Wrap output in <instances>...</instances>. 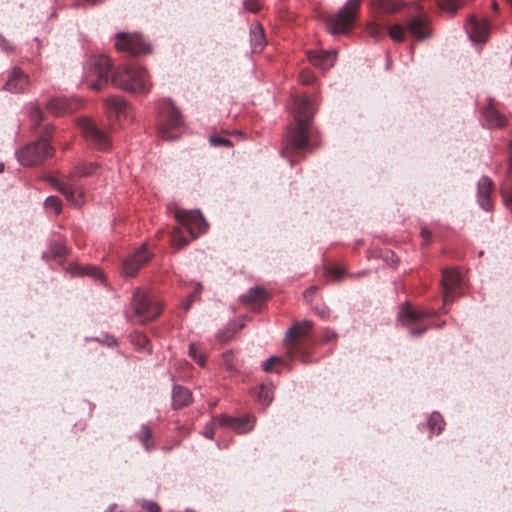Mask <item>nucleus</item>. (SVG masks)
Listing matches in <instances>:
<instances>
[{"mask_svg":"<svg viewBox=\"0 0 512 512\" xmlns=\"http://www.w3.org/2000/svg\"><path fill=\"white\" fill-rule=\"evenodd\" d=\"M292 109L296 123L287 127L280 150V155L288 159L291 167L295 164L294 157L302 155L310 145L308 125L314 115L312 103L306 95L293 97Z\"/></svg>","mask_w":512,"mask_h":512,"instance_id":"f257e3e1","label":"nucleus"},{"mask_svg":"<svg viewBox=\"0 0 512 512\" xmlns=\"http://www.w3.org/2000/svg\"><path fill=\"white\" fill-rule=\"evenodd\" d=\"M111 84L130 93L147 94L151 88L147 70L134 64L117 66L111 74Z\"/></svg>","mask_w":512,"mask_h":512,"instance_id":"f03ea898","label":"nucleus"},{"mask_svg":"<svg viewBox=\"0 0 512 512\" xmlns=\"http://www.w3.org/2000/svg\"><path fill=\"white\" fill-rule=\"evenodd\" d=\"M112 62L106 55L91 56L83 66V77L86 85L100 91L111 83Z\"/></svg>","mask_w":512,"mask_h":512,"instance_id":"7ed1b4c3","label":"nucleus"},{"mask_svg":"<svg viewBox=\"0 0 512 512\" xmlns=\"http://www.w3.org/2000/svg\"><path fill=\"white\" fill-rule=\"evenodd\" d=\"M98 168L97 163H80L74 167L71 173L65 180L57 183V189L66 197V199L73 205H79L84 195L83 188L77 183L76 177H88L93 174V171Z\"/></svg>","mask_w":512,"mask_h":512,"instance_id":"20e7f679","label":"nucleus"},{"mask_svg":"<svg viewBox=\"0 0 512 512\" xmlns=\"http://www.w3.org/2000/svg\"><path fill=\"white\" fill-rule=\"evenodd\" d=\"M361 0H347L338 12L327 19V31L333 35L348 34L359 13Z\"/></svg>","mask_w":512,"mask_h":512,"instance_id":"39448f33","label":"nucleus"},{"mask_svg":"<svg viewBox=\"0 0 512 512\" xmlns=\"http://www.w3.org/2000/svg\"><path fill=\"white\" fill-rule=\"evenodd\" d=\"M435 315V312L430 310H418L411 306L409 302H405L401 305L397 321L408 328L409 335L411 337H420L428 329V325L422 324L424 318H430Z\"/></svg>","mask_w":512,"mask_h":512,"instance_id":"423d86ee","label":"nucleus"},{"mask_svg":"<svg viewBox=\"0 0 512 512\" xmlns=\"http://www.w3.org/2000/svg\"><path fill=\"white\" fill-rule=\"evenodd\" d=\"M131 307L134 315L139 318L141 323L157 318L162 311L160 301L145 293L140 288H137L133 293Z\"/></svg>","mask_w":512,"mask_h":512,"instance_id":"0eeeda50","label":"nucleus"},{"mask_svg":"<svg viewBox=\"0 0 512 512\" xmlns=\"http://www.w3.org/2000/svg\"><path fill=\"white\" fill-rule=\"evenodd\" d=\"M54 152L53 147L45 138H39L30 142L16 151L19 163L25 167L35 166L42 163Z\"/></svg>","mask_w":512,"mask_h":512,"instance_id":"6e6552de","label":"nucleus"},{"mask_svg":"<svg viewBox=\"0 0 512 512\" xmlns=\"http://www.w3.org/2000/svg\"><path fill=\"white\" fill-rule=\"evenodd\" d=\"M159 114L161 117V126L158 130L159 136L166 140L177 139V135L170 132L169 129H178L183 126L184 121L181 112L170 99H167L160 104Z\"/></svg>","mask_w":512,"mask_h":512,"instance_id":"1a4fd4ad","label":"nucleus"},{"mask_svg":"<svg viewBox=\"0 0 512 512\" xmlns=\"http://www.w3.org/2000/svg\"><path fill=\"white\" fill-rule=\"evenodd\" d=\"M115 48L131 57L147 55L152 52V46L138 33L118 32L115 35Z\"/></svg>","mask_w":512,"mask_h":512,"instance_id":"9d476101","label":"nucleus"},{"mask_svg":"<svg viewBox=\"0 0 512 512\" xmlns=\"http://www.w3.org/2000/svg\"><path fill=\"white\" fill-rule=\"evenodd\" d=\"M312 326L313 323L310 320H303L293 324L285 333V344L289 353L299 355L303 363H308L309 359L301 347L300 339L309 335Z\"/></svg>","mask_w":512,"mask_h":512,"instance_id":"9b49d317","label":"nucleus"},{"mask_svg":"<svg viewBox=\"0 0 512 512\" xmlns=\"http://www.w3.org/2000/svg\"><path fill=\"white\" fill-rule=\"evenodd\" d=\"M79 124L89 146L100 151H107L110 148V138L94 121L84 118L80 120Z\"/></svg>","mask_w":512,"mask_h":512,"instance_id":"f8f14e48","label":"nucleus"},{"mask_svg":"<svg viewBox=\"0 0 512 512\" xmlns=\"http://www.w3.org/2000/svg\"><path fill=\"white\" fill-rule=\"evenodd\" d=\"M175 218L193 239L206 232L208 228V224L199 210H178Z\"/></svg>","mask_w":512,"mask_h":512,"instance_id":"ddd939ff","label":"nucleus"},{"mask_svg":"<svg viewBox=\"0 0 512 512\" xmlns=\"http://www.w3.org/2000/svg\"><path fill=\"white\" fill-rule=\"evenodd\" d=\"M175 218L193 239L206 232L208 228V224L199 210H178Z\"/></svg>","mask_w":512,"mask_h":512,"instance_id":"4468645a","label":"nucleus"},{"mask_svg":"<svg viewBox=\"0 0 512 512\" xmlns=\"http://www.w3.org/2000/svg\"><path fill=\"white\" fill-rule=\"evenodd\" d=\"M441 282L443 287V312L447 313V305L460 294L458 290L462 287L463 278L455 269H444Z\"/></svg>","mask_w":512,"mask_h":512,"instance_id":"2eb2a0df","label":"nucleus"},{"mask_svg":"<svg viewBox=\"0 0 512 512\" xmlns=\"http://www.w3.org/2000/svg\"><path fill=\"white\" fill-rule=\"evenodd\" d=\"M214 422L220 427L229 428L238 434H245L253 430L256 424V416L254 414H246L239 417H232L221 414L214 418Z\"/></svg>","mask_w":512,"mask_h":512,"instance_id":"dca6fc26","label":"nucleus"},{"mask_svg":"<svg viewBox=\"0 0 512 512\" xmlns=\"http://www.w3.org/2000/svg\"><path fill=\"white\" fill-rule=\"evenodd\" d=\"M152 257L145 245L129 254L122 263V273L127 277H134L137 271Z\"/></svg>","mask_w":512,"mask_h":512,"instance_id":"f3484780","label":"nucleus"},{"mask_svg":"<svg viewBox=\"0 0 512 512\" xmlns=\"http://www.w3.org/2000/svg\"><path fill=\"white\" fill-rule=\"evenodd\" d=\"M29 83L28 75L22 69L14 67L9 72L3 89L10 93H24L27 91Z\"/></svg>","mask_w":512,"mask_h":512,"instance_id":"a211bd4d","label":"nucleus"},{"mask_svg":"<svg viewBox=\"0 0 512 512\" xmlns=\"http://www.w3.org/2000/svg\"><path fill=\"white\" fill-rule=\"evenodd\" d=\"M466 33L473 43L485 42L489 34V25L486 20H478L470 16L465 25Z\"/></svg>","mask_w":512,"mask_h":512,"instance_id":"6ab92c4d","label":"nucleus"},{"mask_svg":"<svg viewBox=\"0 0 512 512\" xmlns=\"http://www.w3.org/2000/svg\"><path fill=\"white\" fill-rule=\"evenodd\" d=\"M493 182L488 176H482L477 183V202L485 211H491L493 203L491 200Z\"/></svg>","mask_w":512,"mask_h":512,"instance_id":"aec40b11","label":"nucleus"},{"mask_svg":"<svg viewBox=\"0 0 512 512\" xmlns=\"http://www.w3.org/2000/svg\"><path fill=\"white\" fill-rule=\"evenodd\" d=\"M407 29L409 33L418 41L426 40L432 35L428 19L424 16L412 17L407 24Z\"/></svg>","mask_w":512,"mask_h":512,"instance_id":"412c9836","label":"nucleus"},{"mask_svg":"<svg viewBox=\"0 0 512 512\" xmlns=\"http://www.w3.org/2000/svg\"><path fill=\"white\" fill-rule=\"evenodd\" d=\"M481 117L483 126L488 129L503 128L507 125L506 117L496 110L491 104L482 109Z\"/></svg>","mask_w":512,"mask_h":512,"instance_id":"4be33fe9","label":"nucleus"},{"mask_svg":"<svg viewBox=\"0 0 512 512\" xmlns=\"http://www.w3.org/2000/svg\"><path fill=\"white\" fill-rule=\"evenodd\" d=\"M77 108V101L65 97L52 98L46 104V110L55 116H61L67 113H72Z\"/></svg>","mask_w":512,"mask_h":512,"instance_id":"5701e85b","label":"nucleus"},{"mask_svg":"<svg viewBox=\"0 0 512 512\" xmlns=\"http://www.w3.org/2000/svg\"><path fill=\"white\" fill-rule=\"evenodd\" d=\"M105 106L110 114H114L117 117L132 118L133 109L122 96H112L105 101Z\"/></svg>","mask_w":512,"mask_h":512,"instance_id":"b1692460","label":"nucleus"},{"mask_svg":"<svg viewBox=\"0 0 512 512\" xmlns=\"http://www.w3.org/2000/svg\"><path fill=\"white\" fill-rule=\"evenodd\" d=\"M308 57L312 65L325 71L334 65L336 60V51L309 52Z\"/></svg>","mask_w":512,"mask_h":512,"instance_id":"393cba45","label":"nucleus"},{"mask_svg":"<svg viewBox=\"0 0 512 512\" xmlns=\"http://www.w3.org/2000/svg\"><path fill=\"white\" fill-rule=\"evenodd\" d=\"M172 399V408L175 410L182 409L183 407L189 406L192 401V393L191 391L182 386V385H174L171 393Z\"/></svg>","mask_w":512,"mask_h":512,"instance_id":"a878e982","label":"nucleus"},{"mask_svg":"<svg viewBox=\"0 0 512 512\" xmlns=\"http://www.w3.org/2000/svg\"><path fill=\"white\" fill-rule=\"evenodd\" d=\"M250 45L253 53H260L266 45L264 31L258 24L250 28Z\"/></svg>","mask_w":512,"mask_h":512,"instance_id":"bb28decb","label":"nucleus"},{"mask_svg":"<svg viewBox=\"0 0 512 512\" xmlns=\"http://www.w3.org/2000/svg\"><path fill=\"white\" fill-rule=\"evenodd\" d=\"M267 299V293L264 288L255 286L240 296L243 303L263 302Z\"/></svg>","mask_w":512,"mask_h":512,"instance_id":"cd10ccee","label":"nucleus"},{"mask_svg":"<svg viewBox=\"0 0 512 512\" xmlns=\"http://www.w3.org/2000/svg\"><path fill=\"white\" fill-rule=\"evenodd\" d=\"M273 398L274 395L272 383L261 384L257 395L258 402L261 405L267 407L272 403Z\"/></svg>","mask_w":512,"mask_h":512,"instance_id":"c85d7f7f","label":"nucleus"},{"mask_svg":"<svg viewBox=\"0 0 512 512\" xmlns=\"http://www.w3.org/2000/svg\"><path fill=\"white\" fill-rule=\"evenodd\" d=\"M427 426L431 433L440 434L445 426L442 415L437 411L432 412L427 420Z\"/></svg>","mask_w":512,"mask_h":512,"instance_id":"c756f323","label":"nucleus"},{"mask_svg":"<svg viewBox=\"0 0 512 512\" xmlns=\"http://www.w3.org/2000/svg\"><path fill=\"white\" fill-rule=\"evenodd\" d=\"M374 5L386 13H393L397 11L401 5L400 0H374Z\"/></svg>","mask_w":512,"mask_h":512,"instance_id":"7c9ffc66","label":"nucleus"},{"mask_svg":"<svg viewBox=\"0 0 512 512\" xmlns=\"http://www.w3.org/2000/svg\"><path fill=\"white\" fill-rule=\"evenodd\" d=\"M189 355L190 357L201 367L205 366L206 357L203 352L200 350L199 346L194 343L189 345Z\"/></svg>","mask_w":512,"mask_h":512,"instance_id":"2f4dec72","label":"nucleus"},{"mask_svg":"<svg viewBox=\"0 0 512 512\" xmlns=\"http://www.w3.org/2000/svg\"><path fill=\"white\" fill-rule=\"evenodd\" d=\"M152 435V431L148 425H141L139 432L136 434L137 438L139 439L140 443L143 445L144 448H150L151 443L149 442V439Z\"/></svg>","mask_w":512,"mask_h":512,"instance_id":"473e14b6","label":"nucleus"},{"mask_svg":"<svg viewBox=\"0 0 512 512\" xmlns=\"http://www.w3.org/2000/svg\"><path fill=\"white\" fill-rule=\"evenodd\" d=\"M77 269H78L77 274H79L81 276L87 275V276H91V277H93L95 279H99V280H103V278H104L102 271L99 270L95 266H86V267H80Z\"/></svg>","mask_w":512,"mask_h":512,"instance_id":"72a5a7b5","label":"nucleus"},{"mask_svg":"<svg viewBox=\"0 0 512 512\" xmlns=\"http://www.w3.org/2000/svg\"><path fill=\"white\" fill-rule=\"evenodd\" d=\"M389 36L396 42H401L405 38V28L400 24H395L389 28Z\"/></svg>","mask_w":512,"mask_h":512,"instance_id":"f704fd0d","label":"nucleus"},{"mask_svg":"<svg viewBox=\"0 0 512 512\" xmlns=\"http://www.w3.org/2000/svg\"><path fill=\"white\" fill-rule=\"evenodd\" d=\"M44 204L46 208L52 209L55 214H60L62 211L61 200L56 196H48L45 199Z\"/></svg>","mask_w":512,"mask_h":512,"instance_id":"c9c22d12","label":"nucleus"},{"mask_svg":"<svg viewBox=\"0 0 512 512\" xmlns=\"http://www.w3.org/2000/svg\"><path fill=\"white\" fill-rule=\"evenodd\" d=\"M51 258L57 259V258H63L67 254V248L60 243H54L49 248Z\"/></svg>","mask_w":512,"mask_h":512,"instance_id":"e433bc0d","label":"nucleus"},{"mask_svg":"<svg viewBox=\"0 0 512 512\" xmlns=\"http://www.w3.org/2000/svg\"><path fill=\"white\" fill-rule=\"evenodd\" d=\"M209 144L214 147H231L232 142L230 139L222 137L220 135H211L209 137Z\"/></svg>","mask_w":512,"mask_h":512,"instance_id":"4c0bfd02","label":"nucleus"},{"mask_svg":"<svg viewBox=\"0 0 512 512\" xmlns=\"http://www.w3.org/2000/svg\"><path fill=\"white\" fill-rule=\"evenodd\" d=\"M366 31L370 37H372L374 40H379L383 37L384 32L383 29L375 23H369L367 25Z\"/></svg>","mask_w":512,"mask_h":512,"instance_id":"58836bf2","label":"nucleus"},{"mask_svg":"<svg viewBox=\"0 0 512 512\" xmlns=\"http://www.w3.org/2000/svg\"><path fill=\"white\" fill-rule=\"evenodd\" d=\"M29 117L31 122L34 123L35 126L39 125L43 120V111L38 106H32L29 109Z\"/></svg>","mask_w":512,"mask_h":512,"instance_id":"ea45409f","label":"nucleus"},{"mask_svg":"<svg viewBox=\"0 0 512 512\" xmlns=\"http://www.w3.org/2000/svg\"><path fill=\"white\" fill-rule=\"evenodd\" d=\"M461 4L462 0H441L442 8L451 13L455 12Z\"/></svg>","mask_w":512,"mask_h":512,"instance_id":"a19ab883","label":"nucleus"},{"mask_svg":"<svg viewBox=\"0 0 512 512\" xmlns=\"http://www.w3.org/2000/svg\"><path fill=\"white\" fill-rule=\"evenodd\" d=\"M327 273L333 280H340L346 274V271L344 268L336 266L330 268Z\"/></svg>","mask_w":512,"mask_h":512,"instance_id":"79ce46f5","label":"nucleus"},{"mask_svg":"<svg viewBox=\"0 0 512 512\" xmlns=\"http://www.w3.org/2000/svg\"><path fill=\"white\" fill-rule=\"evenodd\" d=\"M281 359L277 356H271L268 359H266L264 362H262V369L265 372H270L272 370V366L279 362Z\"/></svg>","mask_w":512,"mask_h":512,"instance_id":"37998d69","label":"nucleus"},{"mask_svg":"<svg viewBox=\"0 0 512 512\" xmlns=\"http://www.w3.org/2000/svg\"><path fill=\"white\" fill-rule=\"evenodd\" d=\"M243 7L246 11L251 13H257L260 9V5L255 0H246L243 3Z\"/></svg>","mask_w":512,"mask_h":512,"instance_id":"c03bdc74","label":"nucleus"},{"mask_svg":"<svg viewBox=\"0 0 512 512\" xmlns=\"http://www.w3.org/2000/svg\"><path fill=\"white\" fill-rule=\"evenodd\" d=\"M0 49L4 52L14 51V46L0 33Z\"/></svg>","mask_w":512,"mask_h":512,"instance_id":"a18cd8bd","label":"nucleus"},{"mask_svg":"<svg viewBox=\"0 0 512 512\" xmlns=\"http://www.w3.org/2000/svg\"><path fill=\"white\" fill-rule=\"evenodd\" d=\"M142 507L148 510L149 512H160L159 505L154 501L144 500L142 503Z\"/></svg>","mask_w":512,"mask_h":512,"instance_id":"49530a36","label":"nucleus"},{"mask_svg":"<svg viewBox=\"0 0 512 512\" xmlns=\"http://www.w3.org/2000/svg\"><path fill=\"white\" fill-rule=\"evenodd\" d=\"M198 299V296L196 295V293H191L187 300L183 303V308L185 311H188L190 308H191V305L193 304V302Z\"/></svg>","mask_w":512,"mask_h":512,"instance_id":"de8ad7c7","label":"nucleus"},{"mask_svg":"<svg viewBox=\"0 0 512 512\" xmlns=\"http://www.w3.org/2000/svg\"><path fill=\"white\" fill-rule=\"evenodd\" d=\"M54 131V127L52 125H46L44 127L43 135L40 138H45L47 142L49 143V137L52 136V133Z\"/></svg>","mask_w":512,"mask_h":512,"instance_id":"09e8293b","label":"nucleus"},{"mask_svg":"<svg viewBox=\"0 0 512 512\" xmlns=\"http://www.w3.org/2000/svg\"><path fill=\"white\" fill-rule=\"evenodd\" d=\"M420 235L423 238V240L425 241V244H428L430 242V240H431V232L428 229L422 228L421 232H420Z\"/></svg>","mask_w":512,"mask_h":512,"instance_id":"8fccbe9b","label":"nucleus"},{"mask_svg":"<svg viewBox=\"0 0 512 512\" xmlns=\"http://www.w3.org/2000/svg\"><path fill=\"white\" fill-rule=\"evenodd\" d=\"M315 312L320 315L322 318H326L329 316V309L327 307H322V308H318L316 307L315 308Z\"/></svg>","mask_w":512,"mask_h":512,"instance_id":"3c124183","label":"nucleus"},{"mask_svg":"<svg viewBox=\"0 0 512 512\" xmlns=\"http://www.w3.org/2000/svg\"><path fill=\"white\" fill-rule=\"evenodd\" d=\"M316 292V287L315 286H311L309 288H307L304 292V298L305 299H310Z\"/></svg>","mask_w":512,"mask_h":512,"instance_id":"603ef678","label":"nucleus"},{"mask_svg":"<svg viewBox=\"0 0 512 512\" xmlns=\"http://www.w3.org/2000/svg\"><path fill=\"white\" fill-rule=\"evenodd\" d=\"M301 81L308 85V84H311L313 82V75L309 74V73H306V74H302L301 75Z\"/></svg>","mask_w":512,"mask_h":512,"instance_id":"864d4df0","label":"nucleus"},{"mask_svg":"<svg viewBox=\"0 0 512 512\" xmlns=\"http://www.w3.org/2000/svg\"><path fill=\"white\" fill-rule=\"evenodd\" d=\"M368 272L366 270H363V271H360V272H357V273H351L349 274L350 277H354V278H360V277H363L367 274Z\"/></svg>","mask_w":512,"mask_h":512,"instance_id":"5fc2aeb1","label":"nucleus"},{"mask_svg":"<svg viewBox=\"0 0 512 512\" xmlns=\"http://www.w3.org/2000/svg\"><path fill=\"white\" fill-rule=\"evenodd\" d=\"M105 0H84L85 3L89 4V5H98L102 2H104Z\"/></svg>","mask_w":512,"mask_h":512,"instance_id":"6e6d98bb","label":"nucleus"},{"mask_svg":"<svg viewBox=\"0 0 512 512\" xmlns=\"http://www.w3.org/2000/svg\"><path fill=\"white\" fill-rule=\"evenodd\" d=\"M204 436L207 437V438H212L213 437V430L210 429L209 427H206L205 432H204Z\"/></svg>","mask_w":512,"mask_h":512,"instance_id":"4d7b16f0","label":"nucleus"},{"mask_svg":"<svg viewBox=\"0 0 512 512\" xmlns=\"http://www.w3.org/2000/svg\"><path fill=\"white\" fill-rule=\"evenodd\" d=\"M110 512H125L121 508H119L116 504L110 506Z\"/></svg>","mask_w":512,"mask_h":512,"instance_id":"13d9d810","label":"nucleus"},{"mask_svg":"<svg viewBox=\"0 0 512 512\" xmlns=\"http://www.w3.org/2000/svg\"><path fill=\"white\" fill-rule=\"evenodd\" d=\"M188 243H189V240H188V239H186V238H182V239H180V240H179V242L177 243V245H178L179 247H183V246L187 245Z\"/></svg>","mask_w":512,"mask_h":512,"instance_id":"bf43d9fd","label":"nucleus"},{"mask_svg":"<svg viewBox=\"0 0 512 512\" xmlns=\"http://www.w3.org/2000/svg\"><path fill=\"white\" fill-rule=\"evenodd\" d=\"M42 258L49 260L51 258L50 251L43 252Z\"/></svg>","mask_w":512,"mask_h":512,"instance_id":"052dcab7","label":"nucleus"},{"mask_svg":"<svg viewBox=\"0 0 512 512\" xmlns=\"http://www.w3.org/2000/svg\"><path fill=\"white\" fill-rule=\"evenodd\" d=\"M337 337V335L335 333H331V334H328L327 337H326V341H330V340H333Z\"/></svg>","mask_w":512,"mask_h":512,"instance_id":"680f3d73","label":"nucleus"},{"mask_svg":"<svg viewBox=\"0 0 512 512\" xmlns=\"http://www.w3.org/2000/svg\"><path fill=\"white\" fill-rule=\"evenodd\" d=\"M201 289H202V284L201 283H197L196 290L193 293H196V295L198 296V294L201 291Z\"/></svg>","mask_w":512,"mask_h":512,"instance_id":"e2e57ef3","label":"nucleus"},{"mask_svg":"<svg viewBox=\"0 0 512 512\" xmlns=\"http://www.w3.org/2000/svg\"><path fill=\"white\" fill-rule=\"evenodd\" d=\"M177 233H178V232H177V230H175V231H174V235H173V240H174L175 242H177V241H178V240H177Z\"/></svg>","mask_w":512,"mask_h":512,"instance_id":"0e129e2a","label":"nucleus"},{"mask_svg":"<svg viewBox=\"0 0 512 512\" xmlns=\"http://www.w3.org/2000/svg\"><path fill=\"white\" fill-rule=\"evenodd\" d=\"M3 170H4V163L0 162V173L3 172Z\"/></svg>","mask_w":512,"mask_h":512,"instance_id":"69168bd1","label":"nucleus"},{"mask_svg":"<svg viewBox=\"0 0 512 512\" xmlns=\"http://www.w3.org/2000/svg\"><path fill=\"white\" fill-rule=\"evenodd\" d=\"M226 365H227V368H228L229 370H231V369H232V365L228 364L227 362H226Z\"/></svg>","mask_w":512,"mask_h":512,"instance_id":"338daca9","label":"nucleus"},{"mask_svg":"<svg viewBox=\"0 0 512 512\" xmlns=\"http://www.w3.org/2000/svg\"><path fill=\"white\" fill-rule=\"evenodd\" d=\"M185 512H195V511H193V510H186Z\"/></svg>","mask_w":512,"mask_h":512,"instance_id":"774afa93","label":"nucleus"}]
</instances>
